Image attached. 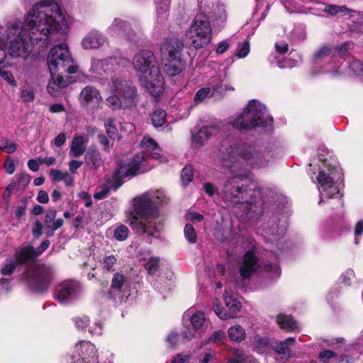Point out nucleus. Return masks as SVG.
Segmentation results:
<instances>
[{
  "instance_id": "1",
  "label": "nucleus",
  "mask_w": 363,
  "mask_h": 363,
  "mask_svg": "<svg viewBox=\"0 0 363 363\" xmlns=\"http://www.w3.org/2000/svg\"><path fill=\"white\" fill-rule=\"evenodd\" d=\"M222 165L238 174L228 179L223 189V199L241 204L246 209V216L253 218L262 213L263 201L255 184L247 177L254 169L266 168L274 160V152L267 148L259 149L247 143H223L219 149Z\"/></svg>"
},
{
  "instance_id": "2",
  "label": "nucleus",
  "mask_w": 363,
  "mask_h": 363,
  "mask_svg": "<svg viewBox=\"0 0 363 363\" xmlns=\"http://www.w3.org/2000/svg\"><path fill=\"white\" fill-rule=\"evenodd\" d=\"M64 23L65 17L59 5L43 1L30 10L24 22L14 19L9 21L5 28L0 26V65L7 54L13 57L26 58L35 43L47 40Z\"/></svg>"
},
{
  "instance_id": "3",
  "label": "nucleus",
  "mask_w": 363,
  "mask_h": 363,
  "mask_svg": "<svg viewBox=\"0 0 363 363\" xmlns=\"http://www.w3.org/2000/svg\"><path fill=\"white\" fill-rule=\"evenodd\" d=\"M168 198L162 190H155L134 199L135 214L130 220L138 233L154 235L162 230L163 223L158 205L167 203Z\"/></svg>"
},
{
  "instance_id": "4",
  "label": "nucleus",
  "mask_w": 363,
  "mask_h": 363,
  "mask_svg": "<svg viewBox=\"0 0 363 363\" xmlns=\"http://www.w3.org/2000/svg\"><path fill=\"white\" fill-rule=\"evenodd\" d=\"M133 66L141 84L156 97L164 91V78L158 62L152 52L144 50L135 54Z\"/></svg>"
},
{
  "instance_id": "5",
  "label": "nucleus",
  "mask_w": 363,
  "mask_h": 363,
  "mask_svg": "<svg viewBox=\"0 0 363 363\" xmlns=\"http://www.w3.org/2000/svg\"><path fill=\"white\" fill-rule=\"evenodd\" d=\"M143 151L137 154L128 162H123L118 164V169L114 172L116 180H121L126 177L135 176L150 169L149 160L152 158L160 163L167 161L164 156L160 154V149L157 143L151 138L145 137L140 142Z\"/></svg>"
},
{
  "instance_id": "6",
  "label": "nucleus",
  "mask_w": 363,
  "mask_h": 363,
  "mask_svg": "<svg viewBox=\"0 0 363 363\" xmlns=\"http://www.w3.org/2000/svg\"><path fill=\"white\" fill-rule=\"evenodd\" d=\"M325 154L318 152L319 161L322 162L320 170L316 177L320 193L319 204L325 201V199H330L338 194L339 184L342 179V170L337 160L328 155V150H320Z\"/></svg>"
},
{
  "instance_id": "7",
  "label": "nucleus",
  "mask_w": 363,
  "mask_h": 363,
  "mask_svg": "<svg viewBox=\"0 0 363 363\" xmlns=\"http://www.w3.org/2000/svg\"><path fill=\"white\" fill-rule=\"evenodd\" d=\"M112 93L106 99V105L112 110L131 109L138 104L136 87L132 82L121 78H112L108 82Z\"/></svg>"
},
{
  "instance_id": "8",
  "label": "nucleus",
  "mask_w": 363,
  "mask_h": 363,
  "mask_svg": "<svg viewBox=\"0 0 363 363\" xmlns=\"http://www.w3.org/2000/svg\"><path fill=\"white\" fill-rule=\"evenodd\" d=\"M273 118L267 113L266 106L259 101H249L242 113L230 123L240 130H250L257 127L271 125Z\"/></svg>"
},
{
  "instance_id": "9",
  "label": "nucleus",
  "mask_w": 363,
  "mask_h": 363,
  "mask_svg": "<svg viewBox=\"0 0 363 363\" xmlns=\"http://www.w3.org/2000/svg\"><path fill=\"white\" fill-rule=\"evenodd\" d=\"M47 62L50 74L60 71L76 74L79 70V66L72 59L65 43L54 46L48 55Z\"/></svg>"
},
{
  "instance_id": "10",
  "label": "nucleus",
  "mask_w": 363,
  "mask_h": 363,
  "mask_svg": "<svg viewBox=\"0 0 363 363\" xmlns=\"http://www.w3.org/2000/svg\"><path fill=\"white\" fill-rule=\"evenodd\" d=\"M183 48V43L178 39L165 41L161 47L164 70L169 76L179 74L184 67V63L179 55Z\"/></svg>"
},
{
  "instance_id": "11",
  "label": "nucleus",
  "mask_w": 363,
  "mask_h": 363,
  "mask_svg": "<svg viewBox=\"0 0 363 363\" xmlns=\"http://www.w3.org/2000/svg\"><path fill=\"white\" fill-rule=\"evenodd\" d=\"M210 21L206 16L197 15L192 25L186 33V43L196 48H202L208 44L212 33Z\"/></svg>"
},
{
  "instance_id": "12",
  "label": "nucleus",
  "mask_w": 363,
  "mask_h": 363,
  "mask_svg": "<svg viewBox=\"0 0 363 363\" xmlns=\"http://www.w3.org/2000/svg\"><path fill=\"white\" fill-rule=\"evenodd\" d=\"M261 267H263V270L270 272L272 278H277L280 276L281 269L277 262L269 261L262 265L258 263V260L252 250H249L245 254L243 260L240 265V274L243 279H249L257 269Z\"/></svg>"
},
{
  "instance_id": "13",
  "label": "nucleus",
  "mask_w": 363,
  "mask_h": 363,
  "mask_svg": "<svg viewBox=\"0 0 363 363\" xmlns=\"http://www.w3.org/2000/svg\"><path fill=\"white\" fill-rule=\"evenodd\" d=\"M54 270L45 265L36 266L25 274V280L33 291L43 293L47 291L53 279Z\"/></svg>"
},
{
  "instance_id": "14",
  "label": "nucleus",
  "mask_w": 363,
  "mask_h": 363,
  "mask_svg": "<svg viewBox=\"0 0 363 363\" xmlns=\"http://www.w3.org/2000/svg\"><path fill=\"white\" fill-rule=\"evenodd\" d=\"M82 293L81 284L73 280H65L55 286L53 296L61 304L76 300Z\"/></svg>"
},
{
  "instance_id": "15",
  "label": "nucleus",
  "mask_w": 363,
  "mask_h": 363,
  "mask_svg": "<svg viewBox=\"0 0 363 363\" xmlns=\"http://www.w3.org/2000/svg\"><path fill=\"white\" fill-rule=\"evenodd\" d=\"M69 363H99L96 346L89 341L77 343Z\"/></svg>"
},
{
  "instance_id": "16",
  "label": "nucleus",
  "mask_w": 363,
  "mask_h": 363,
  "mask_svg": "<svg viewBox=\"0 0 363 363\" xmlns=\"http://www.w3.org/2000/svg\"><path fill=\"white\" fill-rule=\"evenodd\" d=\"M199 13L211 21H216L223 23L226 19L225 10L223 5L216 0H201L199 3ZM220 26V24H218Z\"/></svg>"
},
{
  "instance_id": "17",
  "label": "nucleus",
  "mask_w": 363,
  "mask_h": 363,
  "mask_svg": "<svg viewBox=\"0 0 363 363\" xmlns=\"http://www.w3.org/2000/svg\"><path fill=\"white\" fill-rule=\"evenodd\" d=\"M223 300L225 307H221L218 303H215L213 310L216 314L223 320L234 318L241 308L240 302L235 297L228 296L226 291L223 294Z\"/></svg>"
},
{
  "instance_id": "18",
  "label": "nucleus",
  "mask_w": 363,
  "mask_h": 363,
  "mask_svg": "<svg viewBox=\"0 0 363 363\" xmlns=\"http://www.w3.org/2000/svg\"><path fill=\"white\" fill-rule=\"evenodd\" d=\"M79 101L83 107L96 108L101 104L103 97L99 89L94 86L87 85L82 89Z\"/></svg>"
},
{
  "instance_id": "19",
  "label": "nucleus",
  "mask_w": 363,
  "mask_h": 363,
  "mask_svg": "<svg viewBox=\"0 0 363 363\" xmlns=\"http://www.w3.org/2000/svg\"><path fill=\"white\" fill-rule=\"evenodd\" d=\"M223 126V123L219 122L213 125L203 126L197 133H192V145L196 148L203 146L211 136L216 135L220 131Z\"/></svg>"
},
{
  "instance_id": "20",
  "label": "nucleus",
  "mask_w": 363,
  "mask_h": 363,
  "mask_svg": "<svg viewBox=\"0 0 363 363\" xmlns=\"http://www.w3.org/2000/svg\"><path fill=\"white\" fill-rule=\"evenodd\" d=\"M108 33L115 38H123L129 40L134 39L135 33L130 26V24L120 18L113 19L111 24L107 28Z\"/></svg>"
},
{
  "instance_id": "21",
  "label": "nucleus",
  "mask_w": 363,
  "mask_h": 363,
  "mask_svg": "<svg viewBox=\"0 0 363 363\" xmlns=\"http://www.w3.org/2000/svg\"><path fill=\"white\" fill-rule=\"evenodd\" d=\"M288 226L287 220L286 218L283 217L281 218H279L277 222L274 220L272 222L270 225V228L269 229V235H272L274 238H268V240L270 241L277 240L279 241L281 238L284 235L286 231ZM283 242H277L276 244V251L275 253L278 254L279 252L281 253L283 251Z\"/></svg>"
},
{
  "instance_id": "22",
  "label": "nucleus",
  "mask_w": 363,
  "mask_h": 363,
  "mask_svg": "<svg viewBox=\"0 0 363 363\" xmlns=\"http://www.w3.org/2000/svg\"><path fill=\"white\" fill-rule=\"evenodd\" d=\"M119 67V60L116 57H109L104 60L94 59L91 62V70L92 73L102 76L104 74L111 73Z\"/></svg>"
},
{
  "instance_id": "23",
  "label": "nucleus",
  "mask_w": 363,
  "mask_h": 363,
  "mask_svg": "<svg viewBox=\"0 0 363 363\" xmlns=\"http://www.w3.org/2000/svg\"><path fill=\"white\" fill-rule=\"evenodd\" d=\"M183 318L184 320H190L193 327L192 328H186L182 333L184 338L190 340L195 337L196 329L200 328L203 325L206 320V317L203 312L199 311L195 313H191L189 310L184 313Z\"/></svg>"
},
{
  "instance_id": "24",
  "label": "nucleus",
  "mask_w": 363,
  "mask_h": 363,
  "mask_svg": "<svg viewBox=\"0 0 363 363\" xmlns=\"http://www.w3.org/2000/svg\"><path fill=\"white\" fill-rule=\"evenodd\" d=\"M128 290L129 284L126 277L119 272L114 274L111 281V294L119 298H123L124 296H129Z\"/></svg>"
},
{
  "instance_id": "25",
  "label": "nucleus",
  "mask_w": 363,
  "mask_h": 363,
  "mask_svg": "<svg viewBox=\"0 0 363 363\" xmlns=\"http://www.w3.org/2000/svg\"><path fill=\"white\" fill-rule=\"evenodd\" d=\"M351 43H345L340 48H332L324 45L318 49L314 54V60L318 62L328 57H335L336 55L343 57L350 48Z\"/></svg>"
},
{
  "instance_id": "26",
  "label": "nucleus",
  "mask_w": 363,
  "mask_h": 363,
  "mask_svg": "<svg viewBox=\"0 0 363 363\" xmlns=\"http://www.w3.org/2000/svg\"><path fill=\"white\" fill-rule=\"evenodd\" d=\"M105 36L98 30H91L82 40V45L84 49H96L103 45Z\"/></svg>"
},
{
  "instance_id": "27",
  "label": "nucleus",
  "mask_w": 363,
  "mask_h": 363,
  "mask_svg": "<svg viewBox=\"0 0 363 363\" xmlns=\"http://www.w3.org/2000/svg\"><path fill=\"white\" fill-rule=\"evenodd\" d=\"M51 79L47 86L49 94L54 97L59 96L63 89L67 87L69 82L65 80L62 76L55 77V74H50Z\"/></svg>"
},
{
  "instance_id": "28",
  "label": "nucleus",
  "mask_w": 363,
  "mask_h": 363,
  "mask_svg": "<svg viewBox=\"0 0 363 363\" xmlns=\"http://www.w3.org/2000/svg\"><path fill=\"white\" fill-rule=\"evenodd\" d=\"M294 343L295 340L289 337L281 342L274 341L271 343L270 347L283 359H288L292 356L291 347L294 345Z\"/></svg>"
},
{
  "instance_id": "29",
  "label": "nucleus",
  "mask_w": 363,
  "mask_h": 363,
  "mask_svg": "<svg viewBox=\"0 0 363 363\" xmlns=\"http://www.w3.org/2000/svg\"><path fill=\"white\" fill-rule=\"evenodd\" d=\"M225 76L220 74L214 76L208 80V86L212 90L211 92L213 95L223 94L227 91L233 90V87L229 84H223Z\"/></svg>"
},
{
  "instance_id": "30",
  "label": "nucleus",
  "mask_w": 363,
  "mask_h": 363,
  "mask_svg": "<svg viewBox=\"0 0 363 363\" xmlns=\"http://www.w3.org/2000/svg\"><path fill=\"white\" fill-rule=\"evenodd\" d=\"M87 142L88 140L82 135L74 136L71 143L69 156L79 157L83 155L86 149Z\"/></svg>"
},
{
  "instance_id": "31",
  "label": "nucleus",
  "mask_w": 363,
  "mask_h": 363,
  "mask_svg": "<svg viewBox=\"0 0 363 363\" xmlns=\"http://www.w3.org/2000/svg\"><path fill=\"white\" fill-rule=\"evenodd\" d=\"M170 0H155L157 21L158 24H164L168 16Z\"/></svg>"
},
{
  "instance_id": "32",
  "label": "nucleus",
  "mask_w": 363,
  "mask_h": 363,
  "mask_svg": "<svg viewBox=\"0 0 363 363\" xmlns=\"http://www.w3.org/2000/svg\"><path fill=\"white\" fill-rule=\"evenodd\" d=\"M277 321L279 326L287 331H295L298 330V323L290 315L279 314Z\"/></svg>"
},
{
  "instance_id": "33",
  "label": "nucleus",
  "mask_w": 363,
  "mask_h": 363,
  "mask_svg": "<svg viewBox=\"0 0 363 363\" xmlns=\"http://www.w3.org/2000/svg\"><path fill=\"white\" fill-rule=\"evenodd\" d=\"M250 342L253 350L259 353H264L267 352L271 345L267 337L257 335L251 338Z\"/></svg>"
},
{
  "instance_id": "34",
  "label": "nucleus",
  "mask_w": 363,
  "mask_h": 363,
  "mask_svg": "<svg viewBox=\"0 0 363 363\" xmlns=\"http://www.w3.org/2000/svg\"><path fill=\"white\" fill-rule=\"evenodd\" d=\"M229 339L235 342H240L246 337V332L243 327L239 325L231 326L228 330Z\"/></svg>"
},
{
  "instance_id": "35",
  "label": "nucleus",
  "mask_w": 363,
  "mask_h": 363,
  "mask_svg": "<svg viewBox=\"0 0 363 363\" xmlns=\"http://www.w3.org/2000/svg\"><path fill=\"white\" fill-rule=\"evenodd\" d=\"M86 164L91 168H98L101 163V155L95 148L90 147L85 154Z\"/></svg>"
},
{
  "instance_id": "36",
  "label": "nucleus",
  "mask_w": 363,
  "mask_h": 363,
  "mask_svg": "<svg viewBox=\"0 0 363 363\" xmlns=\"http://www.w3.org/2000/svg\"><path fill=\"white\" fill-rule=\"evenodd\" d=\"M16 258L18 264H22L35 257V249L31 246H27L17 250L16 252Z\"/></svg>"
},
{
  "instance_id": "37",
  "label": "nucleus",
  "mask_w": 363,
  "mask_h": 363,
  "mask_svg": "<svg viewBox=\"0 0 363 363\" xmlns=\"http://www.w3.org/2000/svg\"><path fill=\"white\" fill-rule=\"evenodd\" d=\"M167 114L163 110H157L152 116V122L155 127L159 128L163 125L166 121Z\"/></svg>"
},
{
  "instance_id": "38",
  "label": "nucleus",
  "mask_w": 363,
  "mask_h": 363,
  "mask_svg": "<svg viewBox=\"0 0 363 363\" xmlns=\"http://www.w3.org/2000/svg\"><path fill=\"white\" fill-rule=\"evenodd\" d=\"M0 77L11 86L16 87L17 86V82L12 72L4 67H0Z\"/></svg>"
},
{
  "instance_id": "39",
  "label": "nucleus",
  "mask_w": 363,
  "mask_h": 363,
  "mask_svg": "<svg viewBox=\"0 0 363 363\" xmlns=\"http://www.w3.org/2000/svg\"><path fill=\"white\" fill-rule=\"evenodd\" d=\"M117 258L113 255H107L103 258L101 264L103 269L107 272H112L115 270V265L116 264Z\"/></svg>"
},
{
  "instance_id": "40",
  "label": "nucleus",
  "mask_w": 363,
  "mask_h": 363,
  "mask_svg": "<svg viewBox=\"0 0 363 363\" xmlns=\"http://www.w3.org/2000/svg\"><path fill=\"white\" fill-rule=\"evenodd\" d=\"M211 88L208 86L200 89L194 96V101L198 104L203 101L207 97L213 96Z\"/></svg>"
},
{
  "instance_id": "41",
  "label": "nucleus",
  "mask_w": 363,
  "mask_h": 363,
  "mask_svg": "<svg viewBox=\"0 0 363 363\" xmlns=\"http://www.w3.org/2000/svg\"><path fill=\"white\" fill-rule=\"evenodd\" d=\"M145 269L149 274H155L160 268V259L158 257H151L145 264Z\"/></svg>"
},
{
  "instance_id": "42",
  "label": "nucleus",
  "mask_w": 363,
  "mask_h": 363,
  "mask_svg": "<svg viewBox=\"0 0 363 363\" xmlns=\"http://www.w3.org/2000/svg\"><path fill=\"white\" fill-rule=\"evenodd\" d=\"M17 149V144L10 141L7 138H3L1 140L0 150L4 152L11 154Z\"/></svg>"
},
{
  "instance_id": "43",
  "label": "nucleus",
  "mask_w": 363,
  "mask_h": 363,
  "mask_svg": "<svg viewBox=\"0 0 363 363\" xmlns=\"http://www.w3.org/2000/svg\"><path fill=\"white\" fill-rule=\"evenodd\" d=\"M194 169L191 166H186L182 172V182L183 185L185 186L188 185L193 179Z\"/></svg>"
},
{
  "instance_id": "44",
  "label": "nucleus",
  "mask_w": 363,
  "mask_h": 363,
  "mask_svg": "<svg viewBox=\"0 0 363 363\" xmlns=\"http://www.w3.org/2000/svg\"><path fill=\"white\" fill-rule=\"evenodd\" d=\"M357 77H363V63L357 60H354L351 63L345 65Z\"/></svg>"
},
{
  "instance_id": "45",
  "label": "nucleus",
  "mask_w": 363,
  "mask_h": 363,
  "mask_svg": "<svg viewBox=\"0 0 363 363\" xmlns=\"http://www.w3.org/2000/svg\"><path fill=\"white\" fill-rule=\"evenodd\" d=\"M129 235V230L127 226L121 225L114 230V238L119 241L125 240Z\"/></svg>"
},
{
  "instance_id": "46",
  "label": "nucleus",
  "mask_w": 363,
  "mask_h": 363,
  "mask_svg": "<svg viewBox=\"0 0 363 363\" xmlns=\"http://www.w3.org/2000/svg\"><path fill=\"white\" fill-rule=\"evenodd\" d=\"M251 357L247 356L243 351L235 350L233 352V357L229 359L231 363H243L249 361Z\"/></svg>"
},
{
  "instance_id": "47",
  "label": "nucleus",
  "mask_w": 363,
  "mask_h": 363,
  "mask_svg": "<svg viewBox=\"0 0 363 363\" xmlns=\"http://www.w3.org/2000/svg\"><path fill=\"white\" fill-rule=\"evenodd\" d=\"M184 236L190 243H195L197 240L196 233L191 224H186L184 228Z\"/></svg>"
},
{
  "instance_id": "48",
  "label": "nucleus",
  "mask_w": 363,
  "mask_h": 363,
  "mask_svg": "<svg viewBox=\"0 0 363 363\" xmlns=\"http://www.w3.org/2000/svg\"><path fill=\"white\" fill-rule=\"evenodd\" d=\"M324 11L330 16H335L338 13L345 14L348 13V9L345 6H338L334 5H328L325 6Z\"/></svg>"
},
{
  "instance_id": "49",
  "label": "nucleus",
  "mask_w": 363,
  "mask_h": 363,
  "mask_svg": "<svg viewBox=\"0 0 363 363\" xmlns=\"http://www.w3.org/2000/svg\"><path fill=\"white\" fill-rule=\"evenodd\" d=\"M114 119L113 118H108L106 120L104 123V126L106 130L107 134L109 135V137L112 138L114 137L117 133V128L114 125Z\"/></svg>"
},
{
  "instance_id": "50",
  "label": "nucleus",
  "mask_w": 363,
  "mask_h": 363,
  "mask_svg": "<svg viewBox=\"0 0 363 363\" xmlns=\"http://www.w3.org/2000/svg\"><path fill=\"white\" fill-rule=\"evenodd\" d=\"M89 318L86 315L77 317L74 318V323L78 329L83 330L89 324Z\"/></svg>"
},
{
  "instance_id": "51",
  "label": "nucleus",
  "mask_w": 363,
  "mask_h": 363,
  "mask_svg": "<svg viewBox=\"0 0 363 363\" xmlns=\"http://www.w3.org/2000/svg\"><path fill=\"white\" fill-rule=\"evenodd\" d=\"M56 214H57V211L55 209H50L48 211V213L45 216V224L46 228L50 229L51 225H52V223L54 222L55 218L56 217Z\"/></svg>"
},
{
  "instance_id": "52",
  "label": "nucleus",
  "mask_w": 363,
  "mask_h": 363,
  "mask_svg": "<svg viewBox=\"0 0 363 363\" xmlns=\"http://www.w3.org/2000/svg\"><path fill=\"white\" fill-rule=\"evenodd\" d=\"M225 337V333L223 330H217L208 338V342H220Z\"/></svg>"
},
{
  "instance_id": "53",
  "label": "nucleus",
  "mask_w": 363,
  "mask_h": 363,
  "mask_svg": "<svg viewBox=\"0 0 363 363\" xmlns=\"http://www.w3.org/2000/svg\"><path fill=\"white\" fill-rule=\"evenodd\" d=\"M35 92L31 89H23L21 97L24 102H31L35 99Z\"/></svg>"
},
{
  "instance_id": "54",
  "label": "nucleus",
  "mask_w": 363,
  "mask_h": 363,
  "mask_svg": "<svg viewBox=\"0 0 363 363\" xmlns=\"http://www.w3.org/2000/svg\"><path fill=\"white\" fill-rule=\"evenodd\" d=\"M250 52V43L245 41L244 43L238 49L237 55L240 58L245 57Z\"/></svg>"
},
{
  "instance_id": "55",
  "label": "nucleus",
  "mask_w": 363,
  "mask_h": 363,
  "mask_svg": "<svg viewBox=\"0 0 363 363\" xmlns=\"http://www.w3.org/2000/svg\"><path fill=\"white\" fill-rule=\"evenodd\" d=\"M186 219L193 223L201 222L203 219V215L196 212H188L186 214Z\"/></svg>"
},
{
  "instance_id": "56",
  "label": "nucleus",
  "mask_w": 363,
  "mask_h": 363,
  "mask_svg": "<svg viewBox=\"0 0 363 363\" xmlns=\"http://www.w3.org/2000/svg\"><path fill=\"white\" fill-rule=\"evenodd\" d=\"M89 331L91 335H101L103 331V325L101 322H96L94 325L89 328Z\"/></svg>"
},
{
  "instance_id": "57",
  "label": "nucleus",
  "mask_w": 363,
  "mask_h": 363,
  "mask_svg": "<svg viewBox=\"0 0 363 363\" xmlns=\"http://www.w3.org/2000/svg\"><path fill=\"white\" fill-rule=\"evenodd\" d=\"M16 264L13 261L8 262L1 269L4 275H10L15 269Z\"/></svg>"
},
{
  "instance_id": "58",
  "label": "nucleus",
  "mask_w": 363,
  "mask_h": 363,
  "mask_svg": "<svg viewBox=\"0 0 363 363\" xmlns=\"http://www.w3.org/2000/svg\"><path fill=\"white\" fill-rule=\"evenodd\" d=\"M335 353L331 350H323L319 354V359L323 362H326L328 360L333 358Z\"/></svg>"
},
{
  "instance_id": "59",
  "label": "nucleus",
  "mask_w": 363,
  "mask_h": 363,
  "mask_svg": "<svg viewBox=\"0 0 363 363\" xmlns=\"http://www.w3.org/2000/svg\"><path fill=\"white\" fill-rule=\"evenodd\" d=\"M4 167L9 174H12L15 172V164L13 160L11 157H7L4 163Z\"/></svg>"
},
{
  "instance_id": "60",
  "label": "nucleus",
  "mask_w": 363,
  "mask_h": 363,
  "mask_svg": "<svg viewBox=\"0 0 363 363\" xmlns=\"http://www.w3.org/2000/svg\"><path fill=\"white\" fill-rule=\"evenodd\" d=\"M67 172H63L58 169H51L50 170V176H51L52 180L56 181V182L62 181L64 177V175Z\"/></svg>"
},
{
  "instance_id": "61",
  "label": "nucleus",
  "mask_w": 363,
  "mask_h": 363,
  "mask_svg": "<svg viewBox=\"0 0 363 363\" xmlns=\"http://www.w3.org/2000/svg\"><path fill=\"white\" fill-rule=\"evenodd\" d=\"M203 189L205 192L210 196H213L218 192L217 189L211 183H206L203 185Z\"/></svg>"
},
{
  "instance_id": "62",
  "label": "nucleus",
  "mask_w": 363,
  "mask_h": 363,
  "mask_svg": "<svg viewBox=\"0 0 363 363\" xmlns=\"http://www.w3.org/2000/svg\"><path fill=\"white\" fill-rule=\"evenodd\" d=\"M190 356L188 354H179L172 361V363H189Z\"/></svg>"
},
{
  "instance_id": "63",
  "label": "nucleus",
  "mask_w": 363,
  "mask_h": 363,
  "mask_svg": "<svg viewBox=\"0 0 363 363\" xmlns=\"http://www.w3.org/2000/svg\"><path fill=\"white\" fill-rule=\"evenodd\" d=\"M109 190H110V189L108 187L103 188V189L99 190L98 191H96L94 194V197L96 199H103L108 196V194L109 193Z\"/></svg>"
},
{
  "instance_id": "64",
  "label": "nucleus",
  "mask_w": 363,
  "mask_h": 363,
  "mask_svg": "<svg viewBox=\"0 0 363 363\" xmlns=\"http://www.w3.org/2000/svg\"><path fill=\"white\" fill-rule=\"evenodd\" d=\"M179 339V335L174 332H172L167 337V341L171 347L176 345Z\"/></svg>"
}]
</instances>
